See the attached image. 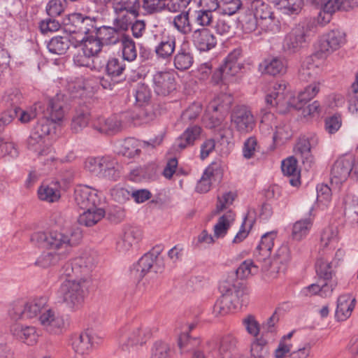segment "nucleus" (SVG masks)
<instances>
[{
	"instance_id": "46",
	"label": "nucleus",
	"mask_w": 358,
	"mask_h": 358,
	"mask_svg": "<svg viewBox=\"0 0 358 358\" xmlns=\"http://www.w3.org/2000/svg\"><path fill=\"white\" fill-rule=\"evenodd\" d=\"M172 24L182 34L187 35L191 33L192 24L189 20V10L182 11L176 15L173 19Z\"/></svg>"
},
{
	"instance_id": "6",
	"label": "nucleus",
	"mask_w": 358,
	"mask_h": 358,
	"mask_svg": "<svg viewBox=\"0 0 358 358\" xmlns=\"http://www.w3.org/2000/svg\"><path fill=\"white\" fill-rule=\"evenodd\" d=\"M48 306V300L46 297L34 298L29 301H17L13 303L10 310V315L13 320L22 318L39 317L43 310Z\"/></svg>"
},
{
	"instance_id": "29",
	"label": "nucleus",
	"mask_w": 358,
	"mask_h": 358,
	"mask_svg": "<svg viewBox=\"0 0 358 358\" xmlns=\"http://www.w3.org/2000/svg\"><path fill=\"white\" fill-rule=\"evenodd\" d=\"M356 299L350 294L341 295L337 300L335 316L338 321H345L350 317L355 307Z\"/></svg>"
},
{
	"instance_id": "15",
	"label": "nucleus",
	"mask_w": 358,
	"mask_h": 358,
	"mask_svg": "<svg viewBox=\"0 0 358 358\" xmlns=\"http://www.w3.org/2000/svg\"><path fill=\"white\" fill-rule=\"evenodd\" d=\"M318 144L319 138L313 133L301 136L296 144V154L300 155L303 163L306 164L308 167H310L314 163V157L311 154V150L315 148Z\"/></svg>"
},
{
	"instance_id": "43",
	"label": "nucleus",
	"mask_w": 358,
	"mask_h": 358,
	"mask_svg": "<svg viewBox=\"0 0 358 358\" xmlns=\"http://www.w3.org/2000/svg\"><path fill=\"white\" fill-rule=\"evenodd\" d=\"M232 102L233 98L230 94H220L209 103L208 111L223 113L230 108Z\"/></svg>"
},
{
	"instance_id": "10",
	"label": "nucleus",
	"mask_w": 358,
	"mask_h": 358,
	"mask_svg": "<svg viewBox=\"0 0 358 358\" xmlns=\"http://www.w3.org/2000/svg\"><path fill=\"white\" fill-rule=\"evenodd\" d=\"M350 176H358V161L352 155H345L334 162L331 171V180L336 184L342 183Z\"/></svg>"
},
{
	"instance_id": "14",
	"label": "nucleus",
	"mask_w": 358,
	"mask_h": 358,
	"mask_svg": "<svg viewBox=\"0 0 358 358\" xmlns=\"http://www.w3.org/2000/svg\"><path fill=\"white\" fill-rule=\"evenodd\" d=\"M74 199L76 205L83 210L94 208L95 206L101 205V196L99 192L87 185L76 187Z\"/></svg>"
},
{
	"instance_id": "16",
	"label": "nucleus",
	"mask_w": 358,
	"mask_h": 358,
	"mask_svg": "<svg viewBox=\"0 0 358 358\" xmlns=\"http://www.w3.org/2000/svg\"><path fill=\"white\" fill-rule=\"evenodd\" d=\"M231 126L241 134L250 132L255 125V121L251 111L245 106L235 108L231 115Z\"/></svg>"
},
{
	"instance_id": "2",
	"label": "nucleus",
	"mask_w": 358,
	"mask_h": 358,
	"mask_svg": "<svg viewBox=\"0 0 358 358\" xmlns=\"http://www.w3.org/2000/svg\"><path fill=\"white\" fill-rule=\"evenodd\" d=\"M276 237L275 231L268 232L263 235L255 252L257 261L261 264L262 270L266 272V275L272 279L277 278L281 273H285L292 259L288 244L283 243L273 254L271 262L267 260L271 256V251L274 246Z\"/></svg>"
},
{
	"instance_id": "1",
	"label": "nucleus",
	"mask_w": 358,
	"mask_h": 358,
	"mask_svg": "<svg viewBox=\"0 0 358 358\" xmlns=\"http://www.w3.org/2000/svg\"><path fill=\"white\" fill-rule=\"evenodd\" d=\"M82 238V232L78 227L33 234L31 241L34 245L50 250L43 252L37 259L36 264L42 268H48L66 259Z\"/></svg>"
},
{
	"instance_id": "63",
	"label": "nucleus",
	"mask_w": 358,
	"mask_h": 358,
	"mask_svg": "<svg viewBox=\"0 0 358 358\" xmlns=\"http://www.w3.org/2000/svg\"><path fill=\"white\" fill-rule=\"evenodd\" d=\"M54 128V122L49 120L46 115H43V117L38 120L32 131L45 138Z\"/></svg>"
},
{
	"instance_id": "41",
	"label": "nucleus",
	"mask_w": 358,
	"mask_h": 358,
	"mask_svg": "<svg viewBox=\"0 0 358 358\" xmlns=\"http://www.w3.org/2000/svg\"><path fill=\"white\" fill-rule=\"evenodd\" d=\"M282 171L285 175L292 177L289 179V183L292 186L296 187L300 184L297 160L294 157H288L282 162Z\"/></svg>"
},
{
	"instance_id": "23",
	"label": "nucleus",
	"mask_w": 358,
	"mask_h": 358,
	"mask_svg": "<svg viewBox=\"0 0 358 358\" xmlns=\"http://www.w3.org/2000/svg\"><path fill=\"white\" fill-rule=\"evenodd\" d=\"M92 128L101 134L114 135L122 131V121L117 115L99 117L93 121Z\"/></svg>"
},
{
	"instance_id": "42",
	"label": "nucleus",
	"mask_w": 358,
	"mask_h": 358,
	"mask_svg": "<svg viewBox=\"0 0 358 358\" xmlns=\"http://www.w3.org/2000/svg\"><path fill=\"white\" fill-rule=\"evenodd\" d=\"M338 266V262L336 263L329 262L323 257L317 259L315 263V270L317 275L324 280H330L334 273L335 268Z\"/></svg>"
},
{
	"instance_id": "64",
	"label": "nucleus",
	"mask_w": 358,
	"mask_h": 358,
	"mask_svg": "<svg viewBox=\"0 0 358 358\" xmlns=\"http://www.w3.org/2000/svg\"><path fill=\"white\" fill-rule=\"evenodd\" d=\"M322 83L320 81H314L307 85L299 92V99L301 101H305L306 103L313 99L319 93Z\"/></svg>"
},
{
	"instance_id": "47",
	"label": "nucleus",
	"mask_w": 358,
	"mask_h": 358,
	"mask_svg": "<svg viewBox=\"0 0 358 358\" xmlns=\"http://www.w3.org/2000/svg\"><path fill=\"white\" fill-rule=\"evenodd\" d=\"M250 294V289L246 285L241 283L236 285V287L229 295L232 297L233 303L238 308L248 303Z\"/></svg>"
},
{
	"instance_id": "4",
	"label": "nucleus",
	"mask_w": 358,
	"mask_h": 358,
	"mask_svg": "<svg viewBox=\"0 0 358 358\" xmlns=\"http://www.w3.org/2000/svg\"><path fill=\"white\" fill-rule=\"evenodd\" d=\"M150 327L143 324H127L117 333L118 348L124 352H130L136 346H142L151 338Z\"/></svg>"
},
{
	"instance_id": "32",
	"label": "nucleus",
	"mask_w": 358,
	"mask_h": 358,
	"mask_svg": "<svg viewBox=\"0 0 358 358\" xmlns=\"http://www.w3.org/2000/svg\"><path fill=\"white\" fill-rule=\"evenodd\" d=\"M63 107L64 101L60 96L57 95L49 100L46 112H43V115H46L48 118L54 123L59 122L62 121L65 115Z\"/></svg>"
},
{
	"instance_id": "44",
	"label": "nucleus",
	"mask_w": 358,
	"mask_h": 358,
	"mask_svg": "<svg viewBox=\"0 0 358 358\" xmlns=\"http://www.w3.org/2000/svg\"><path fill=\"white\" fill-rule=\"evenodd\" d=\"M120 43L123 59L129 62L134 61L137 57V50L133 39L128 35L122 34Z\"/></svg>"
},
{
	"instance_id": "40",
	"label": "nucleus",
	"mask_w": 358,
	"mask_h": 358,
	"mask_svg": "<svg viewBox=\"0 0 358 358\" xmlns=\"http://www.w3.org/2000/svg\"><path fill=\"white\" fill-rule=\"evenodd\" d=\"M234 220L235 213L231 210L220 217L217 222L214 226V237L220 238L225 236Z\"/></svg>"
},
{
	"instance_id": "37",
	"label": "nucleus",
	"mask_w": 358,
	"mask_h": 358,
	"mask_svg": "<svg viewBox=\"0 0 358 358\" xmlns=\"http://www.w3.org/2000/svg\"><path fill=\"white\" fill-rule=\"evenodd\" d=\"M96 36L101 42V45H113L120 41L121 36L116 29L111 27H98Z\"/></svg>"
},
{
	"instance_id": "7",
	"label": "nucleus",
	"mask_w": 358,
	"mask_h": 358,
	"mask_svg": "<svg viewBox=\"0 0 358 358\" xmlns=\"http://www.w3.org/2000/svg\"><path fill=\"white\" fill-rule=\"evenodd\" d=\"M104 335L92 329H87L78 334H73L69 344L73 350L79 355H87L94 348L101 345Z\"/></svg>"
},
{
	"instance_id": "58",
	"label": "nucleus",
	"mask_w": 358,
	"mask_h": 358,
	"mask_svg": "<svg viewBox=\"0 0 358 358\" xmlns=\"http://www.w3.org/2000/svg\"><path fill=\"white\" fill-rule=\"evenodd\" d=\"M213 12L201 8L194 12V23L203 28L211 26L213 22Z\"/></svg>"
},
{
	"instance_id": "61",
	"label": "nucleus",
	"mask_w": 358,
	"mask_h": 358,
	"mask_svg": "<svg viewBox=\"0 0 358 358\" xmlns=\"http://www.w3.org/2000/svg\"><path fill=\"white\" fill-rule=\"evenodd\" d=\"M259 266L252 260L247 259L241 264L236 271V275L241 278H247L258 272Z\"/></svg>"
},
{
	"instance_id": "36",
	"label": "nucleus",
	"mask_w": 358,
	"mask_h": 358,
	"mask_svg": "<svg viewBox=\"0 0 358 358\" xmlns=\"http://www.w3.org/2000/svg\"><path fill=\"white\" fill-rule=\"evenodd\" d=\"M116 149L118 154L131 158L139 155L141 145L137 139L128 138L120 141L116 145Z\"/></svg>"
},
{
	"instance_id": "62",
	"label": "nucleus",
	"mask_w": 358,
	"mask_h": 358,
	"mask_svg": "<svg viewBox=\"0 0 358 358\" xmlns=\"http://www.w3.org/2000/svg\"><path fill=\"white\" fill-rule=\"evenodd\" d=\"M171 345L164 341H156L152 348L151 358H170Z\"/></svg>"
},
{
	"instance_id": "13",
	"label": "nucleus",
	"mask_w": 358,
	"mask_h": 358,
	"mask_svg": "<svg viewBox=\"0 0 358 358\" xmlns=\"http://www.w3.org/2000/svg\"><path fill=\"white\" fill-rule=\"evenodd\" d=\"M68 29L72 33H78L88 36L94 35L98 28L95 17L84 16L81 13H71L68 17Z\"/></svg>"
},
{
	"instance_id": "21",
	"label": "nucleus",
	"mask_w": 358,
	"mask_h": 358,
	"mask_svg": "<svg viewBox=\"0 0 358 358\" xmlns=\"http://www.w3.org/2000/svg\"><path fill=\"white\" fill-rule=\"evenodd\" d=\"M142 231L137 227L128 226L124 228L116 243L118 252L125 253L136 245L142 239Z\"/></svg>"
},
{
	"instance_id": "59",
	"label": "nucleus",
	"mask_w": 358,
	"mask_h": 358,
	"mask_svg": "<svg viewBox=\"0 0 358 358\" xmlns=\"http://www.w3.org/2000/svg\"><path fill=\"white\" fill-rule=\"evenodd\" d=\"M200 345V340L189 336L187 332L182 333L178 339V345L182 352L194 350Z\"/></svg>"
},
{
	"instance_id": "45",
	"label": "nucleus",
	"mask_w": 358,
	"mask_h": 358,
	"mask_svg": "<svg viewBox=\"0 0 358 358\" xmlns=\"http://www.w3.org/2000/svg\"><path fill=\"white\" fill-rule=\"evenodd\" d=\"M176 49V39L173 37L166 36L162 38L155 47V52L158 57L169 59L172 56Z\"/></svg>"
},
{
	"instance_id": "31",
	"label": "nucleus",
	"mask_w": 358,
	"mask_h": 358,
	"mask_svg": "<svg viewBox=\"0 0 358 358\" xmlns=\"http://www.w3.org/2000/svg\"><path fill=\"white\" fill-rule=\"evenodd\" d=\"M101 166V178L117 180L120 177V166L114 157L102 156Z\"/></svg>"
},
{
	"instance_id": "55",
	"label": "nucleus",
	"mask_w": 358,
	"mask_h": 358,
	"mask_svg": "<svg viewBox=\"0 0 358 358\" xmlns=\"http://www.w3.org/2000/svg\"><path fill=\"white\" fill-rule=\"evenodd\" d=\"M69 46L70 41L66 36H55L49 41L48 49L53 54L63 55Z\"/></svg>"
},
{
	"instance_id": "60",
	"label": "nucleus",
	"mask_w": 358,
	"mask_h": 358,
	"mask_svg": "<svg viewBox=\"0 0 358 358\" xmlns=\"http://www.w3.org/2000/svg\"><path fill=\"white\" fill-rule=\"evenodd\" d=\"M236 197V192L232 191L225 192L222 194L218 195L217 197V203L215 210V213H219L228 208L231 205H232Z\"/></svg>"
},
{
	"instance_id": "22",
	"label": "nucleus",
	"mask_w": 358,
	"mask_h": 358,
	"mask_svg": "<svg viewBox=\"0 0 358 358\" xmlns=\"http://www.w3.org/2000/svg\"><path fill=\"white\" fill-rule=\"evenodd\" d=\"M153 88L156 94L166 96L176 88L174 75L169 71L156 72L152 77Z\"/></svg>"
},
{
	"instance_id": "57",
	"label": "nucleus",
	"mask_w": 358,
	"mask_h": 358,
	"mask_svg": "<svg viewBox=\"0 0 358 358\" xmlns=\"http://www.w3.org/2000/svg\"><path fill=\"white\" fill-rule=\"evenodd\" d=\"M73 61L77 66L87 67L90 69H94V57L88 55L86 51L80 46L78 47L76 52L74 54Z\"/></svg>"
},
{
	"instance_id": "30",
	"label": "nucleus",
	"mask_w": 358,
	"mask_h": 358,
	"mask_svg": "<svg viewBox=\"0 0 358 358\" xmlns=\"http://www.w3.org/2000/svg\"><path fill=\"white\" fill-rule=\"evenodd\" d=\"M339 242L338 230L336 227L329 226L324 228L320 236V251L329 252L336 248Z\"/></svg>"
},
{
	"instance_id": "20",
	"label": "nucleus",
	"mask_w": 358,
	"mask_h": 358,
	"mask_svg": "<svg viewBox=\"0 0 358 358\" xmlns=\"http://www.w3.org/2000/svg\"><path fill=\"white\" fill-rule=\"evenodd\" d=\"M142 231L137 227L128 226L124 228L116 243L118 252L125 253L136 245L142 239Z\"/></svg>"
},
{
	"instance_id": "38",
	"label": "nucleus",
	"mask_w": 358,
	"mask_h": 358,
	"mask_svg": "<svg viewBox=\"0 0 358 358\" xmlns=\"http://www.w3.org/2000/svg\"><path fill=\"white\" fill-rule=\"evenodd\" d=\"M273 3L283 14L296 15L303 6V0H273Z\"/></svg>"
},
{
	"instance_id": "28",
	"label": "nucleus",
	"mask_w": 358,
	"mask_h": 358,
	"mask_svg": "<svg viewBox=\"0 0 358 358\" xmlns=\"http://www.w3.org/2000/svg\"><path fill=\"white\" fill-rule=\"evenodd\" d=\"M202 129L198 125L188 127L182 134L178 136L175 142L174 148L176 150H182L192 146L200 138Z\"/></svg>"
},
{
	"instance_id": "8",
	"label": "nucleus",
	"mask_w": 358,
	"mask_h": 358,
	"mask_svg": "<svg viewBox=\"0 0 358 358\" xmlns=\"http://www.w3.org/2000/svg\"><path fill=\"white\" fill-rule=\"evenodd\" d=\"M262 113L259 129L264 135L271 134L273 127H275V129L273 136L274 143H283L292 137V132L288 124L278 123L275 115L271 112L262 110Z\"/></svg>"
},
{
	"instance_id": "5",
	"label": "nucleus",
	"mask_w": 358,
	"mask_h": 358,
	"mask_svg": "<svg viewBox=\"0 0 358 358\" xmlns=\"http://www.w3.org/2000/svg\"><path fill=\"white\" fill-rule=\"evenodd\" d=\"M313 22L304 19L296 24L283 39L282 50L287 54L298 52L307 43L313 29Z\"/></svg>"
},
{
	"instance_id": "18",
	"label": "nucleus",
	"mask_w": 358,
	"mask_h": 358,
	"mask_svg": "<svg viewBox=\"0 0 358 358\" xmlns=\"http://www.w3.org/2000/svg\"><path fill=\"white\" fill-rule=\"evenodd\" d=\"M159 255V252L152 250L145 254L138 260L134 268L138 278H143L152 268L156 273L161 271L163 268V264L162 259Z\"/></svg>"
},
{
	"instance_id": "56",
	"label": "nucleus",
	"mask_w": 358,
	"mask_h": 358,
	"mask_svg": "<svg viewBox=\"0 0 358 358\" xmlns=\"http://www.w3.org/2000/svg\"><path fill=\"white\" fill-rule=\"evenodd\" d=\"M251 10L259 21L271 17L273 13L272 8L262 0H255L251 4Z\"/></svg>"
},
{
	"instance_id": "3",
	"label": "nucleus",
	"mask_w": 358,
	"mask_h": 358,
	"mask_svg": "<svg viewBox=\"0 0 358 358\" xmlns=\"http://www.w3.org/2000/svg\"><path fill=\"white\" fill-rule=\"evenodd\" d=\"M90 282V276H76L66 279L61 284L57 292L58 302L64 303L72 311L80 309Z\"/></svg>"
},
{
	"instance_id": "33",
	"label": "nucleus",
	"mask_w": 358,
	"mask_h": 358,
	"mask_svg": "<svg viewBox=\"0 0 358 358\" xmlns=\"http://www.w3.org/2000/svg\"><path fill=\"white\" fill-rule=\"evenodd\" d=\"M241 50L236 48L231 51L224 59L222 65L226 74L234 77L241 71L243 64L240 62Z\"/></svg>"
},
{
	"instance_id": "19",
	"label": "nucleus",
	"mask_w": 358,
	"mask_h": 358,
	"mask_svg": "<svg viewBox=\"0 0 358 358\" xmlns=\"http://www.w3.org/2000/svg\"><path fill=\"white\" fill-rule=\"evenodd\" d=\"M12 336L19 342L33 346L38 342L39 335L35 327L15 322L10 327Z\"/></svg>"
},
{
	"instance_id": "39",
	"label": "nucleus",
	"mask_w": 358,
	"mask_h": 358,
	"mask_svg": "<svg viewBox=\"0 0 358 358\" xmlns=\"http://www.w3.org/2000/svg\"><path fill=\"white\" fill-rule=\"evenodd\" d=\"M344 215L346 220L353 227L358 226V199L347 196L344 199Z\"/></svg>"
},
{
	"instance_id": "48",
	"label": "nucleus",
	"mask_w": 358,
	"mask_h": 358,
	"mask_svg": "<svg viewBox=\"0 0 358 358\" xmlns=\"http://www.w3.org/2000/svg\"><path fill=\"white\" fill-rule=\"evenodd\" d=\"M312 225L313 220L310 217L296 221L292 227V238L296 241L302 240L308 234Z\"/></svg>"
},
{
	"instance_id": "50",
	"label": "nucleus",
	"mask_w": 358,
	"mask_h": 358,
	"mask_svg": "<svg viewBox=\"0 0 358 358\" xmlns=\"http://www.w3.org/2000/svg\"><path fill=\"white\" fill-rule=\"evenodd\" d=\"M90 115L87 109H78L76 111L71 121V130L75 133L81 131L90 122Z\"/></svg>"
},
{
	"instance_id": "53",
	"label": "nucleus",
	"mask_w": 358,
	"mask_h": 358,
	"mask_svg": "<svg viewBox=\"0 0 358 358\" xmlns=\"http://www.w3.org/2000/svg\"><path fill=\"white\" fill-rule=\"evenodd\" d=\"M20 99V96L17 94H10L8 96V101H10V108L3 113L0 117V130L1 127L12 122V120L17 117V106L15 105Z\"/></svg>"
},
{
	"instance_id": "24",
	"label": "nucleus",
	"mask_w": 358,
	"mask_h": 358,
	"mask_svg": "<svg viewBox=\"0 0 358 358\" xmlns=\"http://www.w3.org/2000/svg\"><path fill=\"white\" fill-rule=\"evenodd\" d=\"M222 176V169L220 163L213 162L204 171L201 179L199 180L196 189L199 193H206L211 187L213 181L220 179Z\"/></svg>"
},
{
	"instance_id": "35",
	"label": "nucleus",
	"mask_w": 358,
	"mask_h": 358,
	"mask_svg": "<svg viewBox=\"0 0 358 358\" xmlns=\"http://www.w3.org/2000/svg\"><path fill=\"white\" fill-rule=\"evenodd\" d=\"M194 62L193 56L186 45H182L174 56V66L179 71L189 69Z\"/></svg>"
},
{
	"instance_id": "27",
	"label": "nucleus",
	"mask_w": 358,
	"mask_h": 358,
	"mask_svg": "<svg viewBox=\"0 0 358 358\" xmlns=\"http://www.w3.org/2000/svg\"><path fill=\"white\" fill-rule=\"evenodd\" d=\"M192 40L200 51H208L217 44L214 34L208 29H197L192 33Z\"/></svg>"
},
{
	"instance_id": "17",
	"label": "nucleus",
	"mask_w": 358,
	"mask_h": 358,
	"mask_svg": "<svg viewBox=\"0 0 358 358\" xmlns=\"http://www.w3.org/2000/svg\"><path fill=\"white\" fill-rule=\"evenodd\" d=\"M238 344L237 338L232 334L222 336L219 341L210 340L206 343L209 352L221 357L229 356Z\"/></svg>"
},
{
	"instance_id": "51",
	"label": "nucleus",
	"mask_w": 358,
	"mask_h": 358,
	"mask_svg": "<svg viewBox=\"0 0 358 358\" xmlns=\"http://www.w3.org/2000/svg\"><path fill=\"white\" fill-rule=\"evenodd\" d=\"M38 194L41 200L49 203L55 202L60 198V191L56 185H42L38 189Z\"/></svg>"
},
{
	"instance_id": "25",
	"label": "nucleus",
	"mask_w": 358,
	"mask_h": 358,
	"mask_svg": "<svg viewBox=\"0 0 358 358\" xmlns=\"http://www.w3.org/2000/svg\"><path fill=\"white\" fill-rule=\"evenodd\" d=\"M27 147L30 150L36 152L38 157H47L44 162L46 164L55 160L52 150L45 143V138L32 131L27 139Z\"/></svg>"
},
{
	"instance_id": "11",
	"label": "nucleus",
	"mask_w": 358,
	"mask_h": 358,
	"mask_svg": "<svg viewBox=\"0 0 358 358\" xmlns=\"http://www.w3.org/2000/svg\"><path fill=\"white\" fill-rule=\"evenodd\" d=\"M38 322L44 331L53 335L62 334L66 327L64 316L49 306L40 315Z\"/></svg>"
},
{
	"instance_id": "52",
	"label": "nucleus",
	"mask_w": 358,
	"mask_h": 358,
	"mask_svg": "<svg viewBox=\"0 0 358 358\" xmlns=\"http://www.w3.org/2000/svg\"><path fill=\"white\" fill-rule=\"evenodd\" d=\"M79 46L93 57L97 55L102 48L101 42L95 34L84 37Z\"/></svg>"
},
{
	"instance_id": "54",
	"label": "nucleus",
	"mask_w": 358,
	"mask_h": 358,
	"mask_svg": "<svg viewBox=\"0 0 358 358\" xmlns=\"http://www.w3.org/2000/svg\"><path fill=\"white\" fill-rule=\"evenodd\" d=\"M236 309L233 299L229 294H222L214 306V313L217 315H224Z\"/></svg>"
},
{
	"instance_id": "26",
	"label": "nucleus",
	"mask_w": 358,
	"mask_h": 358,
	"mask_svg": "<svg viewBox=\"0 0 358 358\" xmlns=\"http://www.w3.org/2000/svg\"><path fill=\"white\" fill-rule=\"evenodd\" d=\"M97 263V255L94 251H85L75 259L73 271L83 274V276H90L89 274Z\"/></svg>"
},
{
	"instance_id": "9",
	"label": "nucleus",
	"mask_w": 358,
	"mask_h": 358,
	"mask_svg": "<svg viewBox=\"0 0 358 358\" xmlns=\"http://www.w3.org/2000/svg\"><path fill=\"white\" fill-rule=\"evenodd\" d=\"M346 34L341 29H332L323 34L318 41L315 57L326 59L346 43Z\"/></svg>"
},
{
	"instance_id": "34",
	"label": "nucleus",
	"mask_w": 358,
	"mask_h": 358,
	"mask_svg": "<svg viewBox=\"0 0 358 358\" xmlns=\"http://www.w3.org/2000/svg\"><path fill=\"white\" fill-rule=\"evenodd\" d=\"M105 215L104 209L101 206H96L94 208L85 210L80 215L78 222L86 227H92L99 222Z\"/></svg>"
},
{
	"instance_id": "49",
	"label": "nucleus",
	"mask_w": 358,
	"mask_h": 358,
	"mask_svg": "<svg viewBox=\"0 0 358 358\" xmlns=\"http://www.w3.org/2000/svg\"><path fill=\"white\" fill-rule=\"evenodd\" d=\"M263 66L264 72L272 76L284 74L287 70L285 62L278 57L265 60Z\"/></svg>"
},
{
	"instance_id": "12",
	"label": "nucleus",
	"mask_w": 358,
	"mask_h": 358,
	"mask_svg": "<svg viewBox=\"0 0 358 358\" xmlns=\"http://www.w3.org/2000/svg\"><path fill=\"white\" fill-rule=\"evenodd\" d=\"M291 90L289 85L284 80L275 83L271 92L266 96V104L275 107L279 113H285L287 110V101Z\"/></svg>"
}]
</instances>
